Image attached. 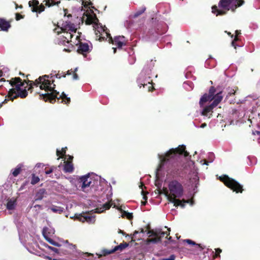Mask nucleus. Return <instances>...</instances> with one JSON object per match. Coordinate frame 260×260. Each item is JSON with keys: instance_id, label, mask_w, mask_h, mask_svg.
<instances>
[{"instance_id": "obj_2", "label": "nucleus", "mask_w": 260, "mask_h": 260, "mask_svg": "<svg viewBox=\"0 0 260 260\" xmlns=\"http://www.w3.org/2000/svg\"><path fill=\"white\" fill-rule=\"evenodd\" d=\"M53 76L51 75H44L40 76L35 81H29L30 87L33 86L39 87L40 89L44 90V93H40V95L45 100L53 103L57 99L61 100V102L68 104L70 102V98L62 92L61 94L54 90L55 85L53 83Z\"/></svg>"}, {"instance_id": "obj_16", "label": "nucleus", "mask_w": 260, "mask_h": 260, "mask_svg": "<svg viewBox=\"0 0 260 260\" xmlns=\"http://www.w3.org/2000/svg\"><path fill=\"white\" fill-rule=\"evenodd\" d=\"M17 205V200L14 198H9L7 200L6 208L11 213V211L14 210Z\"/></svg>"}, {"instance_id": "obj_13", "label": "nucleus", "mask_w": 260, "mask_h": 260, "mask_svg": "<svg viewBox=\"0 0 260 260\" xmlns=\"http://www.w3.org/2000/svg\"><path fill=\"white\" fill-rule=\"evenodd\" d=\"M71 218H73V217H71ZM74 218L82 222L86 221L89 223H93L95 221V216L88 213L76 214Z\"/></svg>"}, {"instance_id": "obj_55", "label": "nucleus", "mask_w": 260, "mask_h": 260, "mask_svg": "<svg viewBox=\"0 0 260 260\" xmlns=\"http://www.w3.org/2000/svg\"><path fill=\"white\" fill-rule=\"evenodd\" d=\"M91 4V3H90V4L89 5H88L89 8H90V6H90ZM87 7H88V6H87Z\"/></svg>"}, {"instance_id": "obj_29", "label": "nucleus", "mask_w": 260, "mask_h": 260, "mask_svg": "<svg viewBox=\"0 0 260 260\" xmlns=\"http://www.w3.org/2000/svg\"><path fill=\"white\" fill-rule=\"evenodd\" d=\"M66 149H67V147L62 148H61V149L60 150L57 149L56 150L57 155L60 156L61 157H62L66 153Z\"/></svg>"}, {"instance_id": "obj_17", "label": "nucleus", "mask_w": 260, "mask_h": 260, "mask_svg": "<svg viewBox=\"0 0 260 260\" xmlns=\"http://www.w3.org/2000/svg\"><path fill=\"white\" fill-rule=\"evenodd\" d=\"M39 2L37 1L34 0L32 2H29V5L30 7L32 6V11L41 13L44 10L45 7L44 6H38Z\"/></svg>"}, {"instance_id": "obj_3", "label": "nucleus", "mask_w": 260, "mask_h": 260, "mask_svg": "<svg viewBox=\"0 0 260 260\" xmlns=\"http://www.w3.org/2000/svg\"><path fill=\"white\" fill-rule=\"evenodd\" d=\"M81 13L83 12V19H85L86 23L88 24H93V29L96 35V39H98L100 41L108 39L109 43H111L113 45L117 46L118 48H121L122 46L125 45L126 41L123 36L115 37L113 39L110 36V34L108 31V29L104 26H103L101 23H99V20L94 14H89L85 13L82 9L80 10Z\"/></svg>"}, {"instance_id": "obj_59", "label": "nucleus", "mask_w": 260, "mask_h": 260, "mask_svg": "<svg viewBox=\"0 0 260 260\" xmlns=\"http://www.w3.org/2000/svg\"><path fill=\"white\" fill-rule=\"evenodd\" d=\"M2 76V74L0 73V77Z\"/></svg>"}, {"instance_id": "obj_32", "label": "nucleus", "mask_w": 260, "mask_h": 260, "mask_svg": "<svg viewBox=\"0 0 260 260\" xmlns=\"http://www.w3.org/2000/svg\"><path fill=\"white\" fill-rule=\"evenodd\" d=\"M44 189H40L36 196V200H41L42 199V195L44 193Z\"/></svg>"}, {"instance_id": "obj_34", "label": "nucleus", "mask_w": 260, "mask_h": 260, "mask_svg": "<svg viewBox=\"0 0 260 260\" xmlns=\"http://www.w3.org/2000/svg\"><path fill=\"white\" fill-rule=\"evenodd\" d=\"M213 158H211L210 159V160L209 161H208V160H201L200 161V162L202 164V165H208V163L209 162H212L213 161Z\"/></svg>"}, {"instance_id": "obj_19", "label": "nucleus", "mask_w": 260, "mask_h": 260, "mask_svg": "<svg viewBox=\"0 0 260 260\" xmlns=\"http://www.w3.org/2000/svg\"><path fill=\"white\" fill-rule=\"evenodd\" d=\"M77 45H79L78 51L80 53L83 54L84 53L88 52L89 50V46L87 43H81L79 41Z\"/></svg>"}, {"instance_id": "obj_23", "label": "nucleus", "mask_w": 260, "mask_h": 260, "mask_svg": "<svg viewBox=\"0 0 260 260\" xmlns=\"http://www.w3.org/2000/svg\"><path fill=\"white\" fill-rule=\"evenodd\" d=\"M117 209L119 210L121 213V216L123 217H126L127 219H130L132 218L133 215L132 213L127 212L123 210L121 207H117Z\"/></svg>"}, {"instance_id": "obj_4", "label": "nucleus", "mask_w": 260, "mask_h": 260, "mask_svg": "<svg viewBox=\"0 0 260 260\" xmlns=\"http://www.w3.org/2000/svg\"><path fill=\"white\" fill-rule=\"evenodd\" d=\"M164 191L168 200L173 203L175 207L180 206L184 208L186 203L189 204L191 206L193 205L192 200L180 199L183 195L184 189L181 183L176 180L169 182L168 187Z\"/></svg>"}, {"instance_id": "obj_27", "label": "nucleus", "mask_w": 260, "mask_h": 260, "mask_svg": "<svg viewBox=\"0 0 260 260\" xmlns=\"http://www.w3.org/2000/svg\"><path fill=\"white\" fill-rule=\"evenodd\" d=\"M145 10H146V8L145 7H142V8H140V10H138L134 13V17L136 18V17H138L139 16L141 15L143 13H144V11H145Z\"/></svg>"}, {"instance_id": "obj_38", "label": "nucleus", "mask_w": 260, "mask_h": 260, "mask_svg": "<svg viewBox=\"0 0 260 260\" xmlns=\"http://www.w3.org/2000/svg\"><path fill=\"white\" fill-rule=\"evenodd\" d=\"M238 40V38L237 37V36L235 37L234 40L232 41V46H233L235 48H236V46L235 45V42L237 41Z\"/></svg>"}, {"instance_id": "obj_42", "label": "nucleus", "mask_w": 260, "mask_h": 260, "mask_svg": "<svg viewBox=\"0 0 260 260\" xmlns=\"http://www.w3.org/2000/svg\"><path fill=\"white\" fill-rule=\"evenodd\" d=\"M216 250V256H218V254H219L221 252V249H219V248H217L215 249Z\"/></svg>"}, {"instance_id": "obj_20", "label": "nucleus", "mask_w": 260, "mask_h": 260, "mask_svg": "<svg viewBox=\"0 0 260 260\" xmlns=\"http://www.w3.org/2000/svg\"><path fill=\"white\" fill-rule=\"evenodd\" d=\"M10 27V24L9 22L4 19H0V29L1 30L7 31Z\"/></svg>"}, {"instance_id": "obj_49", "label": "nucleus", "mask_w": 260, "mask_h": 260, "mask_svg": "<svg viewBox=\"0 0 260 260\" xmlns=\"http://www.w3.org/2000/svg\"><path fill=\"white\" fill-rule=\"evenodd\" d=\"M240 34V31H239V30H236V36H238V35H239Z\"/></svg>"}, {"instance_id": "obj_22", "label": "nucleus", "mask_w": 260, "mask_h": 260, "mask_svg": "<svg viewBox=\"0 0 260 260\" xmlns=\"http://www.w3.org/2000/svg\"><path fill=\"white\" fill-rule=\"evenodd\" d=\"M65 248L69 250L66 252L64 253V254L74 252L76 250V245L72 244L67 243L64 245Z\"/></svg>"}, {"instance_id": "obj_37", "label": "nucleus", "mask_w": 260, "mask_h": 260, "mask_svg": "<svg viewBox=\"0 0 260 260\" xmlns=\"http://www.w3.org/2000/svg\"><path fill=\"white\" fill-rule=\"evenodd\" d=\"M185 241L186 242H187V243H188L189 244H192V245H195L196 244V243L193 241H191V240H189V239H186V240H185Z\"/></svg>"}, {"instance_id": "obj_44", "label": "nucleus", "mask_w": 260, "mask_h": 260, "mask_svg": "<svg viewBox=\"0 0 260 260\" xmlns=\"http://www.w3.org/2000/svg\"><path fill=\"white\" fill-rule=\"evenodd\" d=\"M42 166H43V165L41 163H39V164H37L36 165V167L35 168H40Z\"/></svg>"}, {"instance_id": "obj_52", "label": "nucleus", "mask_w": 260, "mask_h": 260, "mask_svg": "<svg viewBox=\"0 0 260 260\" xmlns=\"http://www.w3.org/2000/svg\"><path fill=\"white\" fill-rule=\"evenodd\" d=\"M55 76H56V78H60L59 76H58V74L55 75Z\"/></svg>"}, {"instance_id": "obj_11", "label": "nucleus", "mask_w": 260, "mask_h": 260, "mask_svg": "<svg viewBox=\"0 0 260 260\" xmlns=\"http://www.w3.org/2000/svg\"><path fill=\"white\" fill-rule=\"evenodd\" d=\"M220 180L229 188L237 192L242 191V186L234 179L229 177L226 175L220 177Z\"/></svg>"}, {"instance_id": "obj_9", "label": "nucleus", "mask_w": 260, "mask_h": 260, "mask_svg": "<svg viewBox=\"0 0 260 260\" xmlns=\"http://www.w3.org/2000/svg\"><path fill=\"white\" fill-rule=\"evenodd\" d=\"M154 66V61L151 60L149 64L146 66L141 73L137 81L140 88L143 86V87H147L148 91H151L152 89L151 81H150L149 79L150 77L151 71Z\"/></svg>"}, {"instance_id": "obj_57", "label": "nucleus", "mask_w": 260, "mask_h": 260, "mask_svg": "<svg viewBox=\"0 0 260 260\" xmlns=\"http://www.w3.org/2000/svg\"><path fill=\"white\" fill-rule=\"evenodd\" d=\"M142 204H143V205H145V202H142Z\"/></svg>"}, {"instance_id": "obj_47", "label": "nucleus", "mask_w": 260, "mask_h": 260, "mask_svg": "<svg viewBox=\"0 0 260 260\" xmlns=\"http://www.w3.org/2000/svg\"><path fill=\"white\" fill-rule=\"evenodd\" d=\"M90 255V254L88 253H83V255L84 256H85V257L87 256H89V255Z\"/></svg>"}, {"instance_id": "obj_50", "label": "nucleus", "mask_w": 260, "mask_h": 260, "mask_svg": "<svg viewBox=\"0 0 260 260\" xmlns=\"http://www.w3.org/2000/svg\"><path fill=\"white\" fill-rule=\"evenodd\" d=\"M114 53L116 52V47H113Z\"/></svg>"}, {"instance_id": "obj_28", "label": "nucleus", "mask_w": 260, "mask_h": 260, "mask_svg": "<svg viewBox=\"0 0 260 260\" xmlns=\"http://www.w3.org/2000/svg\"><path fill=\"white\" fill-rule=\"evenodd\" d=\"M78 68H76L74 71H72V70H69L67 72L68 75H71L72 73H73V79L74 80H77L78 79V76L77 74L76 73V72L77 71Z\"/></svg>"}, {"instance_id": "obj_24", "label": "nucleus", "mask_w": 260, "mask_h": 260, "mask_svg": "<svg viewBox=\"0 0 260 260\" xmlns=\"http://www.w3.org/2000/svg\"><path fill=\"white\" fill-rule=\"evenodd\" d=\"M49 210H51L54 213H61L63 211V208L61 207L52 206L49 208Z\"/></svg>"}, {"instance_id": "obj_10", "label": "nucleus", "mask_w": 260, "mask_h": 260, "mask_svg": "<svg viewBox=\"0 0 260 260\" xmlns=\"http://www.w3.org/2000/svg\"><path fill=\"white\" fill-rule=\"evenodd\" d=\"M96 179H93L89 174L82 176L79 178V187L81 190L85 192H87L94 187H96L101 179L100 178V181L98 180V177Z\"/></svg>"}, {"instance_id": "obj_31", "label": "nucleus", "mask_w": 260, "mask_h": 260, "mask_svg": "<svg viewBox=\"0 0 260 260\" xmlns=\"http://www.w3.org/2000/svg\"><path fill=\"white\" fill-rule=\"evenodd\" d=\"M40 181V178L38 176H36L34 174L32 175V179L31 180V184H35L39 182Z\"/></svg>"}, {"instance_id": "obj_45", "label": "nucleus", "mask_w": 260, "mask_h": 260, "mask_svg": "<svg viewBox=\"0 0 260 260\" xmlns=\"http://www.w3.org/2000/svg\"><path fill=\"white\" fill-rule=\"evenodd\" d=\"M50 2V0H48V1L46 2V5H48L49 7L54 5V4H52V3L51 4Z\"/></svg>"}, {"instance_id": "obj_21", "label": "nucleus", "mask_w": 260, "mask_h": 260, "mask_svg": "<svg viewBox=\"0 0 260 260\" xmlns=\"http://www.w3.org/2000/svg\"><path fill=\"white\" fill-rule=\"evenodd\" d=\"M111 206L112 205H111V204H110V203H106L104 204V205H103V206L101 207L96 208L95 209V212L98 213H102L105 210L109 209L111 207Z\"/></svg>"}, {"instance_id": "obj_5", "label": "nucleus", "mask_w": 260, "mask_h": 260, "mask_svg": "<svg viewBox=\"0 0 260 260\" xmlns=\"http://www.w3.org/2000/svg\"><path fill=\"white\" fill-rule=\"evenodd\" d=\"M215 89L211 87L209 93L204 94L200 99V105L202 108L201 114L208 118L212 116L213 109L222 101L223 96L222 92L215 93Z\"/></svg>"}, {"instance_id": "obj_33", "label": "nucleus", "mask_w": 260, "mask_h": 260, "mask_svg": "<svg viewBox=\"0 0 260 260\" xmlns=\"http://www.w3.org/2000/svg\"><path fill=\"white\" fill-rule=\"evenodd\" d=\"M228 95H232V94H234L235 93V92H236V89H234V88H229L228 89Z\"/></svg>"}, {"instance_id": "obj_41", "label": "nucleus", "mask_w": 260, "mask_h": 260, "mask_svg": "<svg viewBox=\"0 0 260 260\" xmlns=\"http://www.w3.org/2000/svg\"><path fill=\"white\" fill-rule=\"evenodd\" d=\"M139 233H144V231L143 229H141L140 231L139 232V231H136L134 233V236H135L136 234Z\"/></svg>"}, {"instance_id": "obj_15", "label": "nucleus", "mask_w": 260, "mask_h": 260, "mask_svg": "<svg viewBox=\"0 0 260 260\" xmlns=\"http://www.w3.org/2000/svg\"><path fill=\"white\" fill-rule=\"evenodd\" d=\"M73 157L71 155L67 156L65 159H67L66 161H64V171L66 172L72 173L74 170L73 165L72 163V160Z\"/></svg>"}, {"instance_id": "obj_53", "label": "nucleus", "mask_w": 260, "mask_h": 260, "mask_svg": "<svg viewBox=\"0 0 260 260\" xmlns=\"http://www.w3.org/2000/svg\"><path fill=\"white\" fill-rule=\"evenodd\" d=\"M210 156H211V157H213V154H212V153L210 154Z\"/></svg>"}, {"instance_id": "obj_48", "label": "nucleus", "mask_w": 260, "mask_h": 260, "mask_svg": "<svg viewBox=\"0 0 260 260\" xmlns=\"http://www.w3.org/2000/svg\"><path fill=\"white\" fill-rule=\"evenodd\" d=\"M225 32H226V31H225ZM227 34H228V35L229 36H230L231 37V38H233V35H232L231 32H227Z\"/></svg>"}, {"instance_id": "obj_14", "label": "nucleus", "mask_w": 260, "mask_h": 260, "mask_svg": "<svg viewBox=\"0 0 260 260\" xmlns=\"http://www.w3.org/2000/svg\"><path fill=\"white\" fill-rule=\"evenodd\" d=\"M128 244L126 243H121L120 245L115 246L113 249L111 250H107L104 249L102 251V254L99 255V256H101L102 255H106L112 253L114 252L115 251H121L124 248L128 246Z\"/></svg>"}, {"instance_id": "obj_35", "label": "nucleus", "mask_w": 260, "mask_h": 260, "mask_svg": "<svg viewBox=\"0 0 260 260\" xmlns=\"http://www.w3.org/2000/svg\"><path fill=\"white\" fill-rule=\"evenodd\" d=\"M48 248L50 249L54 252L56 253H59V250L57 248H54V247H51L49 246H48Z\"/></svg>"}, {"instance_id": "obj_26", "label": "nucleus", "mask_w": 260, "mask_h": 260, "mask_svg": "<svg viewBox=\"0 0 260 260\" xmlns=\"http://www.w3.org/2000/svg\"><path fill=\"white\" fill-rule=\"evenodd\" d=\"M21 170V166L20 165L17 166L16 168L12 170L13 175L14 177L17 176L20 173Z\"/></svg>"}, {"instance_id": "obj_39", "label": "nucleus", "mask_w": 260, "mask_h": 260, "mask_svg": "<svg viewBox=\"0 0 260 260\" xmlns=\"http://www.w3.org/2000/svg\"><path fill=\"white\" fill-rule=\"evenodd\" d=\"M21 18H22V15H20L19 14H16V19L17 20H20Z\"/></svg>"}, {"instance_id": "obj_1", "label": "nucleus", "mask_w": 260, "mask_h": 260, "mask_svg": "<svg viewBox=\"0 0 260 260\" xmlns=\"http://www.w3.org/2000/svg\"><path fill=\"white\" fill-rule=\"evenodd\" d=\"M185 146L180 145L176 148L170 149L164 154H158L159 164L156 170L155 175L159 179L166 173L167 176H174L182 169V166L178 161L181 154L186 157L188 153L185 150Z\"/></svg>"}, {"instance_id": "obj_12", "label": "nucleus", "mask_w": 260, "mask_h": 260, "mask_svg": "<svg viewBox=\"0 0 260 260\" xmlns=\"http://www.w3.org/2000/svg\"><path fill=\"white\" fill-rule=\"evenodd\" d=\"M169 231L168 232H162L160 230H156L155 231H149L147 232V234H149V237H154L147 240L148 243H158L161 241V239L164 237L166 235L168 236L170 234V229H168Z\"/></svg>"}, {"instance_id": "obj_36", "label": "nucleus", "mask_w": 260, "mask_h": 260, "mask_svg": "<svg viewBox=\"0 0 260 260\" xmlns=\"http://www.w3.org/2000/svg\"><path fill=\"white\" fill-rule=\"evenodd\" d=\"M82 4L84 6V7H86V6L89 5L90 4V2L85 1V0H81Z\"/></svg>"}, {"instance_id": "obj_8", "label": "nucleus", "mask_w": 260, "mask_h": 260, "mask_svg": "<svg viewBox=\"0 0 260 260\" xmlns=\"http://www.w3.org/2000/svg\"><path fill=\"white\" fill-rule=\"evenodd\" d=\"M11 85L14 88L10 89L8 93V99L13 100L17 96L21 98H25L27 95V91L25 89H23L24 83L20 78L16 77L8 81Z\"/></svg>"}, {"instance_id": "obj_40", "label": "nucleus", "mask_w": 260, "mask_h": 260, "mask_svg": "<svg viewBox=\"0 0 260 260\" xmlns=\"http://www.w3.org/2000/svg\"><path fill=\"white\" fill-rule=\"evenodd\" d=\"M142 186H143L142 183H141V185H139V187H140V188H142V191L141 192L143 194V198H144V199L146 200V197L144 195V191H143V188H142Z\"/></svg>"}, {"instance_id": "obj_18", "label": "nucleus", "mask_w": 260, "mask_h": 260, "mask_svg": "<svg viewBox=\"0 0 260 260\" xmlns=\"http://www.w3.org/2000/svg\"><path fill=\"white\" fill-rule=\"evenodd\" d=\"M43 235L45 239L51 238L54 234L55 230L51 227H46L43 230Z\"/></svg>"}, {"instance_id": "obj_56", "label": "nucleus", "mask_w": 260, "mask_h": 260, "mask_svg": "<svg viewBox=\"0 0 260 260\" xmlns=\"http://www.w3.org/2000/svg\"><path fill=\"white\" fill-rule=\"evenodd\" d=\"M64 12H65L64 16H66V14H66V10H64Z\"/></svg>"}, {"instance_id": "obj_51", "label": "nucleus", "mask_w": 260, "mask_h": 260, "mask_svg": "<svg viewBox=\"0 0 260 260\" xmlns=\"http://www.w3.org/2000/svg\"><path fill=\"white\" fill-rule=\"evenodd\" d=\"M63 50H64V51H69V52L70 51L69 49H66V48H64V49H63Z\"/></svg>"}, {"instance_id": "obj_7", "label": "nucleus", "mask_w": 260, "mask_h": 260, "mask_svg": "<svg viewBox=\"0 0 260 260\" xmlns=\"http://www.w3.org/2000/svg\"><path fill=\"white\" fill-rule=\"evenodd\" d=\"M244 3L243 0H220L218 7L221 9H217L216 6L212 8V12L216 16L224 15L229 10L234 11L235 9Z\"/></svg>"}, {"instance_id": "obj_54", "label": "nucleus", "mask_w": 260, "mask_h": 260, "mask_svg": "<svg viewBox=\"0 0 260 260\" xmlns=\"http://www.w3.org/2000/svg\"><path fill=\"white\" fill-rule=\"evenodd\" d=\"M256 133H257V134H260V132H257Z\"/></svg>"}, {"instance_id": "obj_6", "label": "nucleus", "mask_w": 260, "mask_h": 260, "mask_svg": "<svg viewBox=\"0 0 260 260\" xmlns=\"http://www.w3.org/2000/svg\"><path fill=\"white\" fill-rule=\"evenodd\" d=\"M77 28L75 25L71 22L66 21L61 24L60 26L58 25V27L54 29V31L59 34L61 31H63V42H66L68 43L70 41L74 44L77 45L79 42L80 34L77 32Z\"/></svg>"}, {"instance_id": "obj_46", "label": "nucleus", "mask_w": 260, "mask_h": 260, "mask_svg": "<svg viewBox=\"0 0 260 260\" xmlns=\"http://www.w3.org/2000/svg\"><path fill=\"white\" fill-rule=\"evenodd\" d=\"M206 125H207V124H206L205 123H203V124H202L201 125L200 127H201V128H204L205 127H206Z\"/></svg>"}, {"instance_id": "obj_30", "label": "nucleus", "mask_w": 260, "mask_h": 260, "mask_svg": "<svg viewBox=\"0 0 260 260\" xmlns=\"http://www.w3.org/2000/svg\"><path fill=\"white\" fill-rule=\"evenodd\" d=\"M46 240L48 242H49L51 244H52V245H53L54 246H57V247H59V246H61V245L59 243L54 241L53 240H52L51 239V238L46 239Z\"/></svg>"}, {"instance_id": "obj_25", "label": "nucleus", "mask_w": 260, "mask_h": 260, "mask_svg": "<svg viewBox=\"0 0 260 260\" xmlns=\"http://www.w3.org/2000/svg\"><path fill=\"white\" fill-rule=\"evenodd\" d=\"M184 88L187 90H190L193 89V84L190 82H185L183 84Z\"/></svg>"}, {"instance_id": "obj_58", "label": "nucleus", "mask_w": 260, "mask_h": 260, "mask_svg": "<svg viewBox=\"0 0 260 260\" xmlns=\"http://www.w3.org/2000/svg\"><path fill=\"white\" fill-rule=\"evenodd\" d=\"M168 239H169V240H171V237H169Z\"/></svg>"}, {"instance_id": "obj_43", "label": "nucleus", "mask_w": 260, "mask_h": 260, "mask_svg": "<svg viewBox=\"0 0 260 260\" xmlns=\"http://www.w3.org/2000/svg\"><path fill=\"white\" fill-rule=\"evenodd\" d=\"M52 172V169L45 171V173L46 174H50Z\"/></svg>"}]
</instances>
